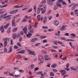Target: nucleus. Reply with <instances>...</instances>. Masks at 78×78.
<instances>
[{"label":"nucleus","mask_w":78,"mask_h":78,"mask_svg":"<svg viewBox=\"0 0 78 78\" xmlns=\"http://www.w3.org/2000/svg\"><path fill=\"white\" fill-rule=\"evenodd\" d=\"M22 30L23 31V33L25 34L26 36L27 37H29L30 38L31 36H32V34L30 32L28 33V34H27V26H25L24 28L22 29Z\"/></svg>","instance_id":"1"},{"label":"nucleus","mask_w":78,"mask_h":78,"mask_svg":"<svg viewBox=\"0 0 78 78\" xmlns=\"http://www.w3.org/2000/svg\"><path fill=\"white\" fill-rule=\"evenodd\" d=\"M3 40L4 41V47H6L8 44V41H9V38H5L3 39Z\"/></svg>","instance_id":"2"},{"label":"nucleus","mask_w":78,"mask_h":78,"mask_svg":"<svg viewBox=\"0 0 78 78\" xmlns=\"http://www.w3.org/2000/svg\"><path fill=\"white\" fill-rule=\"evenodd\" d=\"M59 72L62 73V76H64V78H65L66 76H68V75H66V71L64 70H61L59 71Z\"/></svg>","instance_id":"3"},{"label":"nucleus","mask_w":78,"mask_h":78,"mask_svg":"<svg viewBox=\"0 0 78 78\" xmlns=\"http://www.w3.org/2000/svg\"><path fill=\"white\" fill-rule=\"evenodd\" d=\"M27 51H29L28 52L29 54H30V55H33L34 56H36V54L34 53V52H32L30 50L28 49H27Z\"/></svg>","instance_id":"4"},{"label":"nucleus","mask_w":78,"mask_h":78,"mask_svg":"<svg viewBox=\"0 0 78 78\" xmlns=\"http://www.w3.org/2000/svg\"><path fill=\"white\" fill-rule=\"evenodd\" d=\"M16 25L15 19H13L12 21V27H16Z\"/></svg>","instance_id":"5"},{"label":"nucleus","mask_w":78,"mask_h":78,"mask_svg":"<svg viewBox=\"0 0 78 78\" xmlns=\"http://www.w3.org/2000/svg\"><path fill=\"white\" fill-rule=\"evenodd\" d=\"M11 16V15H8V16H5V17H4V19H5L6 20H9L11 19V17L10 16Z\"/></svg>","instance_id":"6"},{"label":"nucleus","mask_w":78,"mask_h":78,"mask_svg":"<svg viewBox=\"0 0 78 78\" xmlns=\"http://www.w3.org/2000/svg\"><path fill=\"white\" fill-rule=\"evenodd\" d=\"M19 10L16 9L12 11H10V14H15V13H16L17 12H18Z\"/></svg>","instance_id":"7"},{"label":"nucleus","mask_w":78,"mask_h":78,"mask_svg":"<svg viewBox=\"0 0 78 78\" xmlns=\"http://www.w3.org/2000/svg\"><path fill=\"white\" fill-rule=\"evenodd\" d=\"M67 27L66 25H63L62 26L61 28L60 29L62 31H63V30H65V28H66V27Z\"/></svg>","instance_id":"8"},{"label":"nucleus","mask_w":78,"mask_h":78,"mask_svg":"<svg viewBox=\"0 0 78 78\" xmlns=\"http://www.w3.org/2000/svg\"><path fill=\"white\" fill-rule=\"evenodd\" d=\"M23 6H24V5H21L20 6H19V5H15L14 6V8H22V7H23Z\"/></svg>","instance_id":"9"},{"label":"nucleus","mask_w":78,"mask_h":78,"mask_svg":"<svg viewBox=\"0 0 78 78\" xmlns=\"http://www.w3.org/2000/svg\"><path fill=\"white\" fill-rule=\"evenodd\" d=\"M47 2L50 5H52L53 4V2H52L51 0H48Z\"/></svg>","instance_id":"10"},{"label":"nucleus","mask_w":78,"mask_h":78,"mask_svg":"<svg viewBox=\"0 0 78 78\" xmlns=\"http://www.w3.org/2000/svg\"><path fill=\"white\" fill-rule=\"evenodd\" d=\"M39 58L41 62L42 63V62H43V61H44V58H43V57H42L40 56L39 57Z\"/></svg>","instance_id":"11"},{"label":"nucleus","mask_w":78,"mask_h":78,"mask_svg":"<svg viewBox=\"0 0 78 78\" xmlns=\"http://www.w3.org/2000/svg\"><path fill=\"white\" fill-rule=\"evenodd\" d=\"M56 5L57 7H59V8H61V6H62V5H61V3H59V2H57Z\"/></svg>","instance_id":"12"},{"label":"nucleus","mask_w":78,"mask_h":78,"mask_svg":"<svg viewBox=\"0 0 78 78\" xmlns=\"http://www.w3.org/2000/svg\"><path fill=\"white\" fill-rule=\"evenodd\" d=\"M43 22L44 24H45L46 22H47V18H46V17L45 16L44 18Z\"/></svg>","instance_id":"13"},{"label":"nucleus","mask_w":78,"mask_h":78,"mask_svg":"<svg viewBox=\"0 0 78 78\" xmlns=\"http://www.w3.org/2000/svg\"><path fill=\"white\" fill-rule=\"evenodd\" d=\"M25 50H21L20 51L18 52H17V53H21V54H23L25 53V52H25Z\"/></svg>","instance_id":"14"},{"label":"nucleus","mask_w":78,"mask_h":78,"mask_svg":"<svg viewBox=\"0 0 78 78\" xmlns=\"http://www.w3.org/2000/svg\"><path fill=\"white\" fill-rule=\"evenodd\" d=\"M54 23L55 25L57 26L58 25H59V21H55L54 22Z\"/></svg>","instance_id":"15"},{"label":"nucleus","mask_w":78,"mask_h":78,"mask_svg":"<svg viewBox=\"0 0 78 78\" xmlns=\"http://www.w3.org/2000/svg\"><path fill=\"white\" fill-rule=\"evenodd\" d=\"M37 40V38H35L31 40L32 42H34L35 41H36Z\"/></svg>","instance_id":"16"},{"label":"nucleus","mask_w":78,"mask_h":78,"mask_svg":"<svg viewBox=\"0 0 78 78\" xmlns=\"http://www.w3.org/2000/svg\"><path fill=\"white\" fill-rule=\"evenodd\" d=\"M9 23H7L6 25L4 26V28H8V27H9Z\"/></svg>","instance_id":"17"},{"label":"nucleus","mask_w":78,"mask_h":78,"mask_svg":"<svg viewBox=\"0 0 78 78\" xmlns=\"http://www.w3.org/2000/svg\"><path fill=\"white\" fill-rule=\"evenodd\" d=\"M20 36V34H18L17 35H16L15 37V38L16 39H17Z\"/></svg>","instance_id":"18"},{"label":"nucleus","mask_w":78,"mask_h":78,"mask_svg":"<svg viewBox=\"0 0 78 78\" xmlns=\"http://www.w3.org/2000/svg\"><path fill=\"white\" fill-rule=\"evenodd\" d=\"M12 51V47H10V48L9 49V51L8 52V53H10Z\"/></svg>","instance_id":"19"},{"label":"nucleus","mask_w":78,"mask_h":78,"mask_svg":"<svg viewBox=\"0 0 78 78\" xmlns=\"http://www.w3.org/2000/svg\"><path fill=\"white\" fill-rule=\"evenodd\" d=\"M57 66V64H53L51 66V67L52 68H55V67H56Z\"/></svg>","instance_id":"20"},{"label":"nucleus","mask_w":78,"mask_h":78,"mask_svg":"<svg viewBox=\"0 0 78 78\" xmlns=\"http://www.w3.org/2000/svg\"><path fill=\"white\" fill-rule=\"evenodd\" d=\"M69 44L72 47V48L74 49V46H73V45H72V42H69Z\"/></svg>","instance_id":"21"},{"label":"nucleus","mask_w":78,"mask_h":78,"mask_svg":"<svg viewBox=\"0 0 78 78\" xmlns=\"http://www.w3.org/2000/svg\"><path fill=\"white\" fill-rule=\"evenodd\" d=\"M57 9H58V6L56 5H55L53 9L54 10H56Z\"/></svg>","instance_id":"22"},{"label":"nucleus","mask_w":78,"mask_h":78,"mask_svg":"<svg viewBox=\"0 0 78 78\" xmlns=\"http://www.w3.org/2000/svg\"><path fill=\"white\" fill-rule=\"evenodd\" d=\"M17 30V27L15 28L12 30L13 32H16Z\"/></svg>","instance_id":"23"},{"label":"nucleus","mask_w":78,"mask_h":78,"mask_svg":"<svg viewBox=\"0 0 78 78\" xmlns=\"http://www.w3.org/2000/svg\"><path fill=\"white\" fill-rule=\"evenodd\" d=\"M70 69H71V70H73L74 71H76V68H75L73 67H71Z\"/></svg>","instance_id":"24"},{"label":"nucleus","mask_w":78,"mask_h":78,"mask_svg":"<svg viewBox=\"0 0 78 78\" xmlns=\"http://www.w3.org/2000/svg\"><path fill=\"white\" fill-rule=\"evenodd\" d=\"M41 10V8H38L37 10V14H39L40 13V10Z\"/></svg>","instance_id":"25"},{"label":"nucleus","mask_w":78,"mask_h":78,"mask_svg":"<svg viewBox=\"0 0 78 78\" xmlns=\"http://www.w3.org/2000/svg\"><path fill=\"white\" fill-rule=\"evenodd\" d=\"M50 76H54V73L52 72H50Z\"/></svg>","instance_id":"26"},{"label":"nucleus","mask_w":78,"mask_h":78,"mask_svg":"<svg viewBox=\"0 0 78 78\" xmlns=\"http://www.w3.org/2000/svg\"><path fill=\"white\" fill-rule=\"evenodd\" d=\"M75 41V40H72L71 39H67L66 40V41H67V42L69 41Z\"/></svg>","instance_id":"27"},{"label":"nucleus","mask_w":78,"mask_h":78,"mask_svg":"<svg viewBox=\"0 0 78 78\" xmlns=\"http://www.w3.org/2000/svg\"><path fill=\"white\" fill-rule=\"evenodd\" d=\"M32 28V26L31 25H29V27H28V30H30Z\"/></svg>","instance_id":"28"},{"label":"nucleus","mask_w":78,"mask_h":78,"mask_svg":"<svg viewBox=\"0 0 78 78\" xmlns=\"http://www.w3.org/2000/svg\"><path fill=\"white\" fill-rule=\"evenodd\" d=\"M60 39H61V40H63V41H66V38L65 37H61Z\"/></svg>","instance_id":"29"},{"label":"nucleus","mask_w":78,"mask_h":78,"mask_svg":"<svg viewBox=\"0 0 78 78\" xmlns=\"http://www.w3.org/2000/svg\"><path fill=\"white\" fill-rule=\"evenodd\" d=\"M51 12V10H49V11H48V13H47V15H49V14H50V13Z\"/></svg>","instance_id":"30"},{"label":"nucleus","mask_w":78,"mask_h":78,"mask_svg":"<svg viewBox=\"0 0 78 78\" xmlns=\"http://www.w3.org/2000/svg\"><path fill=\"white\" fill-rule=\"evenodd\" d=\"M51 52L52 53H55V52H56V51L55 50L51 49Z\"/></svg>","instance_id":"31"},{"label":"nucleus","mask_w":78,"mask_h":78,"mask_svg":"<svg viewBox=\"0 0 78 78\" xmlns=\"http://www.w3.org/2000/svg\"><path fill=\"white\" fill-rule=\"evenodd\" d=\"M70 35V36H72L73 37H75V36H76V35L73 33L71 34Z\"/></svg>","instance_id":"32"},{"label":"nucleus","mask_w":78,"mask_h":78,"mask_svg":"<svg viewBox=\"0 0 78 78\" xmlns=\"http://www.w3.org/2000/svg\"><path fill=\"white\" fill-rule=\"evenodd\" d=\"M4 75H7V74H9V72L8 71H6L4 73Z\"/></svg>","instance_id":"33"},{"label":"nucleus","mask_w":78,"mask_h":78,"mask_svg":"<svg viewBox=\"0 0 78 78\" xmlns=\"http://www.w3.org/2000/svg\"><path fill=\"white\" fill-rule=\"evenodd\" d=\"M57 43L58 44H60V45H62V44H64V43H62V42H61V41H59V42H58Z\"/></svg>","instance_id":"34"},{"label":"nucleus","mask_w":78,"mask_h":78,"mask_svg":"<svg viewBox=\"0 0 78 78\" xmlns=\"http://www.w3.org/2000/svg\"><path fill=\"white\" fill-rule=\"evenodd\" d=\"M42 53H44V54H47V52L45 51L42 50Z\"/></svg>","instance_id":"35"},{"label":"nucleus","mask_w":78,"mask_h":78,"mask_svg":"<svg viewBox=\"0 0 78 78\" xmlns=\"http://www.w3.org/2000/svg\"><path fill=\"white\" fill-rule=\"evenodd\" d=\"M27 19H26L25 18H24L23 19L21 22H27Z\"/></svg>","instance_id":"36"},{"label":"nucleus","mask_w":78,"mask_h":78,"mask_svg":"<svg viewBox=\"0 0 78 78\" xmlns=\"http://www.w3.org/2000/svg\"><path fill=\"white\" fill-rule=\"evenodd\" d=\"M33 30H34V29L33 28L31 29L30 30V32L31 33H33Z\"/></svg>","instance_id":"37"},{"label":"nucleus","mask_w":78,"mask_h":78,"mask_svg":"<svg viewBox=\"0 0 78 78\" xmlns=\"http://www.w3.org/2000/svg\"><path fill=\"white\" fill-rule=\"evenodd\" d=\"M63 2V0H58L57 3H61V2Z\"/></svg>","instance_id":"38"},{"label":"nucleus","mask_w":78,"mask_h":78,"mask_svg":"<svg viewBox=\"0 0 78 78\" xmlns=\"http://www.w3.org/2000/svg\"><path fill=\"white\" fill-rule=\"evenodd\" d=\"M17 45H18V46H19L20 47H21V44H20V43L18 42L17 43Z\"/></svg>","instance_id":"39"},{"label":"nucleus","mask_w":78,"mask_h":78,"mask_svg":"<svg viewBox=\"0 0 78 78\" xmlns=\"http://www.w3.org/2000/svg\"><path fill=\"white\" fill-rule=\"evenodd\" d=\"M34 65L33 64H32L30 66V68L31 69H33V68H34Z\"/></svg>","instance_id":"40"},{"label":"nucleus","mask_w":78,"mask_h":78,"mask_svg":"<svg viewBox=\"0 0 78 78\" xmlns=\"http://www.w3.org/2000/svg\"><path fill=\"white\" fill-rule=\"evenodd\" d=\"M5 17V16L4 14L2 15L1 16H0V18H3V19H4V18Z\"/></svg>","instance_id":"41"},{"label":"nucleus","mask_w":78,"mask_h":78,"mask_svg":"<svg viewBox=\"0 0 78 78\" xmlns=\"http://www.w3.org/2000/svg\"><path fill=\"white\" fill-rule=\"evenodd\" d=\"M37 74H42V71H39L37 73Z\"/></svg>","instance_id":"42"},{"label":"nucleus","mask_w":78,"mask_h":78,"mask_svg":"<svg viewBox=\"0 0 78 78\" xmlns=\"http://www.w3.org/2000/svg\"><path fill=\"white\" fill-rule=\"evenodd\" d=\"M18 48L19 47L18 46L16 45L14 46V48H15V49H18Z\"/></svg>","instance_id":"43"},{"label":"nucleus","mask_w":78,"mask_h":78,"mask_svg":"<svg viewBox=\"0 0 78 78\" xmlns=\"http://www.w3.org/2000/svg\"><path fill=\"white\" fill-rule=\"evenodd\" d=\"M33 10V9L32 8H30L28 10V12H31Z\"/></svg>","instance_id":"44"},{"label":"nucleus","mask_w":78,"mask_h":78,"mask_svg":"<svg viewBox=\"0 0 78 78\" xmlns=\"http://www.w3.org/2000/svg\"><path fill=\"white\" fill-rule=\"evenodd\" d=\"M67 57H65V58H62V60H64V61H65V60H67Z\"/></svg>","instance_id":"45"},{"label":"nucleus","mask_w":78,"mask_h":78,"mask_svg":"<svg viewBox=\"0 0 78 78\" xmlns=\"http://www.w3.org/2000/svg\"><path fill=\"white\" fill-rule=\"evenodd\" d=\"M21 58H22V57H21V56H20V55H19L17 57V58L18 59H21Z\"/></svg>","instance_id":"46"},{"label":"nucleus","mask_w":78,"mask_h":78,"mask_svg":"<svg viewBox=\"0 0 78 78\" xmlns=\"http://www.w3.org/2000/svg\"><path fill=\"white\" fill-rule=\"evenodd\" d=\"M19 71L21 73H23V70L22 69L20 70H19Z\"/></svg>","instance_id":"47"},{"label":"nucleus","mask_w":78,"mask_h":78,"mask_svg":"<svg viewBox=\"0 0 78 78\" xmlns=\"http://www.w3.org/2000/svg\"><path fill=\"white\" fill-rule=\"evenodd\" d=\"M41 3H46V1L45 0H43L41 2Z\"/></svg>","instance_id":"48"},{"label":"nucleus","mask_w":78,"mask_h":78,"mask_svg":"<svg viewBox=\"0 0 78 78\" xmlns=\"http://www.w3.org/2000/svg\"><path fill=\"white\" fill-rule=\"evenodd\" d=\"M10 32L11 31H10V29H9L7 30V33H8V34H9V33H10Z\"/></svg>","instance_id":"49"},{"label":"nucleus","mask_w":78,"mask_h":78,"mask_svg":"<svg viewBox=\"0 0 78 78\" xmlns=\"http://www.w3.org/2000/svg\"><path fill=\"white\" fill-rule=\"evenodd\" d=\"M43 8L44 9V10H46V9H47V6L45 5H44Z\"/></svg>","instance_id":"50"},{"label":"nucleus","mask_w":78,"mask_h":78,"mask_svg":"<svg viewBox=\"0 0 78 78\" xmlns=\"http://www.w3.org/2000/svg\"><path fill=\"white\" fill-rule=\"evenodd\" d=\"M42 28L43 29H48V27H47L44 26L42 27Z\"/></svg>","instance_id":"51"},{"label":"nucleus","mask_w":78,"mask_h":78,"mask_svg":"<svg viewBox=\"0 0 78 78\" xmlns=\"http://www.w3.org/2000/svg\"><path fill=\"white\" fill-rule=\"evenodd\" d=\"M62 5H66V2H62Z\"/></svg>","instance_id":"52"},{"label":"nucleus","mask_w":78,"mask_h":78,"mask_svg":"<svg viewBox=\"0 0 78 78\" xmlns=\"http://www.w3.org/2000/svg\"><path fill=\"white\" fill-rule=\"evenodd\" d=\"M46 11V10H44L43 11L41 12L42 14H44L45 12V11Z\"/></svg>","instance_id":"53"},{"label":"nucleus","mask_w":78,"mask_h":78,"mask_svg":"<svg viewBox=\"0 0 78 78\" xmlns=\"http://www.w3.org/2000/svg\"><path fill=\"white\" fill-rule=\"evenodd\" d=\"M75 9V7L74 5L73 6V7H72V8H71L72 10H74V9Z\"/></svg>","instance_id":"54"},{"label":"nucleus","mask_w":78,"mask_h":78,"mask_svg":"<svg viewBox=\"0 0 78 78\" xmlns=\"http://www.w3.org/2000/svg\"><path fill=\"white\" fill-rule=\"evenodd\" d=\"M50 59H51V58H45L44 60H45V61H48V60H50Z\"/></svg>","instance_id":"55"},{"label":"nucleus","mask_w":78,"mask_h":78,"mask_svg":"<svg viewBox=\"0 0 78 78\" xmlns=\"http://www.w3.org/2000/svg\"><path fill=\"white\" fill-rule=\"evenodd\" d=\"M52 70L54 72H58V70L55 69H53Z\"/></svg>","instance_id":"56"},{"label":"nucleus","mask_w":78,"mask_h":78,"mask_svg":"<svg viewBox=\"0 0 78 78\" xmlns=\"http://www.w3.org/2000/svg\"><path fill=\"white\" fill-rule=\"evenodd\" d=\"M65 36H69V33H66L65 34H64Z\"/></svg>","instance_id":"57"},{"label":"nucleus","mask_w":78,"mask_h":78,"mask_svg":"<svg viewBox=\"0 0 78 78\" xmlns=\"http://www.w3.org/2000/svg\"><path fill=\"white\" fill-rule=\"evenodd\" d=\"M19 41L20 42H21L22 41V37H20L19 38Z\"/></svg>","instance_id":"58"},{"label":"nucleus","mask_w":78,"mask_h":78,"mask_svg":"<svg viewBox=\"0 0 78 78\" xmlns=\"http://www.w3.org/2000/svg\"><path fill=\"white\" fill-rule=\"evenodd\" d=\"M40 45V43H38L35 44V46H39Z\"/></svg>","instance_id":"59"},{"label":"nucleus","mask_w":78,"mask_h":78,"mask_svg":"<svg viewBox=\"0 0 78 78\" xmlns=\"http://www.w3.org/2000/svg\"><path fill=\"white\" fill-rule=\"evenodd\" d=\"M48 31H50V32H51V31H53V29H49L48 30Z\"/></svg>","instance_id":"60"},{"label":"nucleus","mask_w":78,"mask_h":78,"mask_svg":"<svg viewBox=\"0 0 78 78\" xmlns=\"http://www.w3.org/2000/svg\"><path fill=\"white\" fill-rule=\"evenodd\" d=\"M52 47L54 48H58V46H53Z\"/></svg>","instance_id":"61"},{"label":"nucleus","mask_w":78,"mask_h":78,"mask_svg":"<svg viewBox=\"0 0 78 78\" xmlns=\"http://www.w3.org/2000/svg\"><path fill=\"white\" fill-rule=\"evenodd\" d=\"M39 68L38 67H36L35 69H34V70L35 71H37V70L39 69Z\"/></svg>","instance_id":"62"},{"label":"nucleus","mask_w":78,"mask_h":78,"mask_svg":"<svg viewBox=\"0 0 78 78\" xmlns=\"http://www.w3.org/2000/svg\"><path fill=\"white\" fill-rule=\"evenodd\" d=\"M4 51L5 52H6V51H7V49H6V48H4Z\"/></svg>","instance_id":"63"},{"label":"nucleus","mask_w":78,"mask_h":78,"mask_svg":"<svg viewBox=\"0 0 78 78\" xmlns=\"http://www.w3.org/2000/svg\"><path fill=\"white\" fill-rule=\"evenodd\" d=\"M13 41L12 40V39H11V43H10V45H12V42Z\"/></svg>","instance_id":"64"}]
</instances>
